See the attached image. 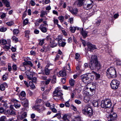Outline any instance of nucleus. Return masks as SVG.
<instances>
[{"label":"nucleus","instance_id":"nucleus-45","mask_svg":"<svg viewBox=\"0 0 121 121\" xmlns=\"http://www.w3.org/2000/svg\"><path fill=\"white\" fill-rule=\"evenodd\" d=\"M65 107H70V104L69 101H68L65 103Z\"/></svg>","mask_w":121,"mask_h":121},{"label":"nucleus","instance_id":"nucleus-31","mask_svg":"<svg viewBox=\"0 0 121 121\" xmlns=\"http://www.w3.org/2000/svg\"><path fill=\"white\" fill-rule=\"evenodd\" d=\"M25 36L26 37H28L30 33V31L29 30H26L25 31Z\"/></svg>","mask_w":121,"mask_h":121},{"label":"nucleus","instance_id":"nucleus-44","mask_svg":"<svg viewBox=\"0 0 121 121\" xmlns=\"http://www.w3.org/2000/svg\"><path fill=\"white\" fill-rule=\"evenodd\" d=\"M47 49L46 47H44L43 48L41 49V51L42 52H45L47 51Z\"/></svg>","mask_w":121,"mask_h":121},{"label":"nucleus","instance_id":"nucleus-29","mask_svg":"<svg viewBox=\"0 0 121 121\" xmlns=\"http://www.w3.org/2000/svg\"><path fill=\"white\" fill-rule=\"evenodd\" d=\"M74 80L73 79L70 80L69 81L70 85L72 86H73L74 84Z\"/></svg>","mask_w":121,"mask_h":121},{"label":"nucleus","instance_id":"nucleus-19","mask_svg":"<svg viewBox=\"0 0 121 121\" xmlns=\"http://www.w3.org/2000/svg\"><path fill=\"white\" fill-rule=\"evenodd\" d=\"M7 84L5 83H4L0 86V90L2 91H4L5 87H7Z\"/></svg>","mask_w":121,"mask_h":121},{"label":"nucleus","instance_id":"nucleus-38","mask_svg":"<svg viewBox=\"0 0 121 121\" xmlns=\"http://www.w3.org/2000/svg\"><path fill=\"white\" fill-rule=\"evenodd\" d=\"M10 45L9 46L5 45L4 46V48L5 49L6 51H7L10 48Z\"/></svg>","mask_w":121,"mask_h":121},{"label":"nucleus","instance_id":"nucleus-23","mask_svg":"<svg viewBox=\"0 0 121 121\" xmlns=\"http://www.w3.org/2000/svg\"><path fill=\"white\" fill-rule=\"evenodd\" d=\"M90 99L89 96H86L84 97V101L85 102L87 103L89 101Z\"/></svg>","mask_w":121,"mask_h":121},{"label":"nucleus","instance_id":"nucleus-30","mask_svg":"<svg viewBox=\"0 0 121 121\" xmlns=\"http://www.w3.org/2000/svg\"><path fill=\"white\" fill-rule=\"evenodd\" d=\"M58 19L60 21V22L61 23L64 21V18L63 16H59L58 17Z\"/></svg>","mask_w":121,"mask_h":121},{"label":"nucleus","instance_id":"nucleus-63","mask_svg":"<svg viewBox=\"0 0 121 121\" xmlns=\"http://www.w3.org/2000/svg\"><path fill=\"white\" fill-rule=\"evenodd\" d=\"M30 3L31 6H34L35 5V3L32 0H31L30 2Z\"/></svg>","mask_w":121,"mask_h":121},{"label":"nucleus","instance_id":"nucleus-2","mask_svg":"<svg viewBox=\"0 0 121 121\" xmlns=\"http://www.w3.org/2000/svg\"><path fill=\"white\" fill-rule=\"evenodd\" d=\"M89 66L91 69L93 70L96 69H99L100 68V64L97 60V57L95 55H92L90 59Z\"/></svg>","mask_w":121,"mask_h":121},{"label":"nucleus","instance_id":"nucleus-51","mask_svg":"<svg viewBox=\"0 0 121 121\" xmlns=\"http://www.w3.org/2000/svg\"><path fill=\"white\" fill-rule=\"evenodd\" d=\"M44 39H43L41 40H40L39 42V44L40 45H43L44 43Z\"/></svg>","mask_w":121,"mask_h":121},{"label":"nucleus","instance_id":"nucleus-9","mask_svg":"<svg viewBox=\"0 0 121 121\" xmlns=\"http://www.w3.org/2000/svg\"><path fill=\"white\" fill-rule=\"evenodd\" d=\"M117 117V114L114 112L111 113L108 117V121H112L116 120Z\"/></svg>","mask_w":121,"mask_h":121},{"label":"nucleus","instance_id":"nucleus-14","mask_svg":"<svg viewBox=\"0 0 121 121\" xmlns=\"http://www.w3.org/2000/svg\"><path fill=\"white\" fill-rule=\"evenodd\" d=\"M44 26V24H41L40 25L39 28L42 32L45 33L47 31L48 28Z\"/></svg>","mask_w":121,"mask_h":121},{"label":"nucleus","instance_id":"nucleus-18","mask_svg":"<svg viewBox=\"0 0 121 121\" xmlns=\"http://www.w3.org/2000/svg\"><path fill=\"white\" fill-rule=\"evenodd\" d=\"M3 3L5 6L9 7L10 6V3L8 0H2Z\"/></svg>","mask_w":121,"mask_h":121},{"label":"nucleus","instance_id":"nucleus-55","mask_svg":"<svg viewBox=\"0 0 121 121\" xmlns=\"http://www.w3.org/2000/svg\"><path fill=\"white\" fill-rule=\"evenodd\" d=\"M46 39L48 41H49L50 42V41H51V38L50 36H47L46 38Z\"/></svg>","mask_w":121,"mask_h":121},{"label":"nucleus","instance_id":"nucleus-39","mask_svg":"<svg viewBox=\"0 0 121 121\" xmlns=\"http://www.w3.org/2000/svg\"><path fill=\"white\" fill-rule=\"evenodd\" d=\"M53 21L54 24L57 25L58 24V21L57 19H56L55 18H54Z\"/></svg>","mask_w":121,"mask_h":121},{"label":"nucleus","instance_id":"nucleus-59","mask_svg":"<svg viewBox=\"0 0 121 121\" xmlns=\"http://www.w3.org/2000/svg\"><path fill=\"white\" fill-rule=\"evenodd\" d=\"M12 101L15 104H16L17 103H18L19 102L18 100H17L16 99H12Z\"/></svg>","mask_w":121,"mask_h":121},{"label":"nucleus","instance_id":"nucleus-62","mask_svg":"<svg viewBox=\"0 0 121 121\" xmlns=\"http://www.w3.org/2000/svg\"><path fill=\"white\" fill-rule=\"evenodd\" d=\"M71 108H72L74 111H77V108L75 106H74L73 105H71Z\"/></svg>","mask_w":121,"mask_h":121},{"label":"nucleus","instance_id":"nucleus-53","mask_svg":"<svg viewBox=\"0 0 121 121\" xmlns=\"http://www.w3.org/2000/svg\"><path fill=\"white\" fill-rule=\"evenodd\" d=\"M74 102L76 103L77 104H79L81 103V102L80 101L77 99L75 100Z\"/></svg>","mask_w":121,"mask_h":121},{"label":"nucleus","instance_id":"nucleus-20","mask_svg":"<svg viewBox=\"0 0 121 121\" xmlns=\"http://www.w3.org/2000/svg\"><path fill=\"white\" fill-rule=\"evenodd\" d=\"M58 43L60 46L64 47L66 45V43L65 42H63L60 39H58Z\"/></svg>","mask_w":121,"mask_h":121},{"label":"nucleus","instance_id":"nucleus-58","mask_svg":"<svg viewBox=\"0 0 121 121\" xmlns=\"http://www.w3.org/2000/svg\"><path fill=\"white\" fill-rule=\"evenodd\" d=\"M1 43L3 45H5L7 43V41L6 40L3 39L1 41Z\"/></svg>","mask_w":121,"mask_h":121},{"label":"nucleus","instance_id":"nucleus-15","mask_svg":"<svg viewBox=\"0 0 121 121\" xmlns=\"http://www.w3.org/2000/svg\"><path fill=\"white\" fill-rule=\"evenodd\" d=\"M87 33L86 30H84L83 28L82 29L81 33L84 39L87 36Z\"/></svg>","mask_w":121,"mask_h":121},{"label":"nucleus","instance_id":"nucleus-57","mask_svg":"<svg viewBox=\"0 0 121 121\" xmlns=\"http://www.w3.org/2000/svg\"><path fill=\"white\" fill-rule=\"evenodd\" d=\"M25 101H24V104L26 106H27L28 103V100L26 99H25Z\"/></svg>","mask_w":121,"mask_h":121},{"label":"nucleus","instance_id":"nucleus-13","mask_svg":"<svg viewBox=\"0 0 121 121\" xmlns=\"http://www.w3.org/2000/svg\"><path fill=\"white\" fill-rule=\"evenodd\" d=\"M15 112L14 111L13 109H9L6 110L4 112V114L5 115H12L14 114Z\"/></svg>","mask_w":121,"mask_h":121},{"label":"nucleus","instance_id":"nucleus-43","mask_svg":"<svg viewBox=\"0 0 121 121\" xmlns=\"http://www.w3.org/2000/svg\"><path fill=\"white\" fill-rule=\"evenodd\" d=\"M55 105L53 104V108H51L52 111L54 113H56L57 112V110L54 108Z\"/></svg>","mask_w":121,"mask_h":121},{"label":"nucleus","instance_id":"nucleus-56","mask_svg":"<svg viewBox=\"0 0 121 121\" xmlns=\"http://www.w3.org/2000/svg\"><path fill=\"white\" fill-rule=\"evenodd\" d=\"M51 80V79H50L47 80L45 81L44 82V83H45L46 85H47L49 83Z\"/></svg>","mask_w":121,"mask_h":121},{"label":"nucleus","instance_id":"nucleus-42","mask_svg":"<svg viewBox=\"0 0 121 121\" xmlns=\"http://www.w3.org/2000/svg\"><path fill=\"white\" fill-rule=\"evenodd\" d=\"M13 33L14 35L17 34L19 32V30L17 29H14L13 30Z\"/></svg>","mask_w":121,"mask_h":121},{"label":"nucleus","instance_id":"nucleus-49","mask_svg":"<svg viewBox=\"0 0 121 121\" xmlns=\"http://www.w3.org/2000/svg\"><path fill=\"white\" fill-rule=\"evenodd\" d=\"M7 30L6 28L2 27L0 28V31L2 32H5Z\"/></svg>","mask_w":121,"mask_h":121},{"label":"nucleus","instance_id":"nucleus-64","mask_svg":"<svg viewBox=\"0 0 121 121\" xmlns=\"http://www.w3.org/2000/svg\"><path fill=\"white\" fill-rule=\"evenodd\" d=\"M117 65H121V61L117 60Z\"/></svg>","mask_w":121,"mask_h":121},{"label":"nucleus","instance_id":"nucleus-21","mask_svg":"<svg viewBox=\"0 0 121 121\" xmlns=\"http://www.w3.org/2000/svg\"><path fill=\"white\" fill-rule=\"evenodd\" d=\"M59 75L62 77H64L66 75L65 70H62L60 71L59 72Z\"/></svg>","mask_w":121,"mask_h":121},{"label":"nucleus","instance_id":"nucleus-17","mask_svg":"<svg viewBox=\"0 0 121 121\" xmlns=\"http://www.w3.org/2000/svg\"><path fill=\"white\" fill-rule=\"evenodd\" d=\"M25 74L26 75L27 78L30 80H31L33 77V75L30 71H26L25 72Z\"/></svg>","mask_w":121,"mask_h":121},{"label":"nucleus","instance_id":"nucleus-41","mask_svg":"<svg viewBox=\"0 0 121 121\" xmlns=\"http://www.w3.org/2000/svg\"><path fill=\"white\" fill-rule=\"evenodd\" d=\"M6 119V117L5 116H3L1 117L0 118V121H5Z\"/></svg>","mask_w":121,"mask_h":121},{"label":"nucleus","instance_id":"nucleus-5","mask_svg":"<svg viewBox=\"0 0 121 121\" xmlns=\"http://www.w3.org/2000/svg\"><path fill=\"white\" fill-rule=\"evenodd\" d=\"M112 104L110 99H106L102 100L101 103V107L105 108H110L112 106Z\"/></svg>","mask_w":121,"mask_h":121},{"label":"nucleus","instance_id":"nucleus-60","mask_svg":"<svg viewBox=\"0 0 121 121\" xmlns=\"http://www.w3.org/2000/svg\"><path fill=\"white\" fill-rule=\"evenodd\" d=\"M81 40L83 46L84 47H85L86 46V42L82 39H81Z\"/></svg>","mask_w":121,"mask_h":121},{"label":"nucleus","instance_id":"nucleus-11","mask_svg":"<svg viewBox=\"0 0 121 121\" xmlns=\"http://www.w3.org/2000/svg\"><path fill=\"white\" fill-rule=\"evenodd\" d=\"M69 10L73 15H76L78 12V9L76 8L73 9L72 7H70L69 8Z\"/></svg>","mask_w":121,"mask_h":121},{"label":"nucleus","instance_id":"nucleus-27","mask_svg":"<svg viewBox=\"0 0 121 121\" xmlns=\"http://www.w3.org/2000/svg\"><path fill=\"white\" fill-rule=\"evenodd\" d=\"M28 23V19H25L23 22L22 26H24L26 25Z\"/></svg>","mask_w":121,"mask_h":121},{"label":"nucleus","instance_id":"nucleus-12","mask_svg":"<svg viewBox=\"0 0 121 121\" xmlns=\"http://www.w3.org/2000/svg\"><path fill=\"white\" fill-rule=\"evenodd\" d=\"M86 45L88 49H89L90 51L93 50L97 49L95 45H93L90 42H88Z\"/></svg>","mask_w":121,"mask_h":121},{"label":"nucleus","instance_id":"nucleus-46","mask_svg":"<svg viewBox=\"0 0 121 121\" xmlns=\"http://www.w3.org/2000/svg\"><path fill=\"white\" fill-rule=\"evenodd\" d=\"M14 24L13 22H10L6 23V24L9 26H11Z\"/></svg>","mask_w":121,"mask_h":121},{"label":"nucleus","instance_id":"nucleus-61","mask_svg":"<svg viewBox=\"0 0 121 121\" xmlns=\"http://www.w3.org/2000/svg\"><path fill=\"white\" fill-rule=\"evenodd\" d=\"M3 106L5 108H8V106L6 102H4L3 104H2Z\"/></svg>","mask_w":121,"mask_h":121},{"label":"nucleus","instance_id":"nucleus-8","mask_svg":"<svg viewBox=\"0 0 121 121\" xmlns=\"http://www.w3.org/2000/svg\"><path fill=\"white\" fill-rule=\"evenodd\" d=\"M119 84V81L116 79H113L111 83V87L113 89H117L118 88Z\"/></svg>","mask_w":121,"mask_h":121},{"label":"nucleus","instance_id":"nucleus-7","mask_svg":"<svg viewBox=\"0 0 121 121\" xmlns=\"http://www.w3.org/2000/svg\"><path fill=\"white\" fill-rule=\"evenodd\" d=\"M53 93V98L54 99H55V97H57L56 99H58L62 100L63 99V98L62 96L63 94L59 88H56Z\"/></svg>","mask_w":121,"mask_h":121},{"label":"nucleus","instance_id":"nucleus-35","mask_svg":"<svg viewBox=\"0 0 121 121\" xmlns=\"http://www.w3.org/2000/svg\"><path fill=\"white\" fill-rule=\"evenodd\" d=\"M14 106L16 108H18L20 107L21 105L18 102V103H17L16 104H14Z\"/></svg>","mask_w":121,"mask_h":121},{"label":"nucleus","instance_id":"nucleus-32","mask_svg":"<svg viewBox=\"0 0 121 121\" xmlns=\"http://www.w3.org/2000/svg\"><path fill=\"white\" fill-rule=\"evenodd\" d=\"M13 70V71H16L17 70V67L16 65L14 64L12 66Z\"/></svg>","mask_w":121,"mask_h":121},{"label":"nucleus","instance_id":"nucleus-10","mask_svg":"<svg viewBox=\"0 0 121 121\" xmlns=\"http://www.w3.org/2000/svg\"><path fill=\"white\" fill-rule=\"evenodd\" d=\"M87 89H89L91 92H93L96 88V85L94 83L89 84L87 85Z\"/></svg>","mask_w":121,"mask_h":121},{"label":"nucleus","instance_id":"nucleus-33","mask_svg":"<svg viewBox=\"0 0 121 121\" xmlns=\"http://www.w3.org/2000/svg\"><path fill=\"white\" fill-rule=\"evenodd\" d=\"M41 14L40 15V17H43L44 15L47 14L46 12L44 11H41Z\"/></svg>","mask_w":121,"mask_h":121},{"label":"nucleus","instance_id":"nucleus-25","mask_svg":"<svg viewBox=\"0 0 121 121\" xmlns=\"http://www.w3.org/2000/svg\"><path fill=\"white\" fill-rule=\"evenodd\" d=\"M81 117L79 116L75 117L72 120V121H80Z\"/></svg>","mask_w":121,"mask_h":121},{"label":"nucleus","instance_id":"nucleus-3","mask_svg":"<svg viewBox=\"0 0 121 121\" xmlns=\"http://www.w3.org/2000/svg\"><path fill=\"white\" fill-rule=\"evenodd\" d=\"M94 78V76L91 74H83L80 76V78L82 81L84 83H88L89 82L93 80Z\"/></svg>","mask_w":121,"mask_h":121},{"label":"nucleus","instance_id":"nucleus-22","mask_svg":"<svg viewBox=\"0 0 121 121\" xmlns=\"http://www.w3.org/2000/svg\"><path fill=\"white\" fill-rule=\"evenodd\" d=\"M50 44L52 48H53L56 47L57 45V43L55 42L54 41H50Z\"/></svg>","mask_w":121,"mask_h":121},{"label":"nucleus","instance_id":"nucleus-54","mask_svg":"<svg viewBox=\"0 0 121 121\" xmlns=\"http://www.w3.org/2000/svg\"><path fill=\"white\" fill-rule=\"evenodd\" d=\"M79 56L80 55L78 53H76L75 54V59H78L79 58Z\"/></svg>","mask_w":121,"mask_h":121},{"label":"nucleus","instance_id":"nucleus-4","mask_svg":"<svg viewBox=\"0 0 121 121\" xmlns=\"http://www.w3.org/2000/svg\"><path fill=\"white\" fill-rule=\"evenodd\" d=\"M82 111L83 114L89 117H91L93 114L92 109L90 107L88 106L83 108Z\"/></svg>","mask_w":121,"mask_h":121},{"label":"nucleus","instance_id":"nucleus-40","mask_svg":"<svg viewBox=\"0 0 121 121\" xmlns=\"http://www.w3.org/2000/svg\"><path fill=\"white\" fill-rule=\"evenodd\" d=\"M68 115L67 114L64 115L63 116V119L64 120H67V121H69V120L67 118Z\"/></svg>","mask_w":121,"mask_h":121},{"label":"nucleus","instance_id":"nucleus-1","mask_svg":"<svg viewBox=\"0 0 121 121\" xmlns=\"http://www.w3.org/2000/svg\"><path fill=\"white\" fill-rule=\"evenodd\" d=\"M84 0H78L77 5L79 7H81L83 5L84 8L86 10H89L93 9V11L95 12L96 11V9H93L94 6V3L93 1L89 0L87 1V3H84L83 4V1Z\"/></svg>","mask_w":121,"mask_h":121},{"label":"nucleus","instance_id":"nucleus-52","mask_svg":"<svg viewBox=\"0 0 121 121\" xmlns=\"http://www.w3.org/2000/svg\"><path fill=\"white\" fill-rule=\"evenodd\" d=\"M34 83L36 82L37 81V78L36 77H34L33 78H32L31 80Z\"/></svg>","mask_w":121,"mask_h":121},{"label":"nucleus","instance_id":"nucleus-48","mask_svg":"<svg viewBox=\"0 0 121 121\" xmlns=\"http://www.w3.org/2000/svg\"><path fill=\"white\" fill-rule=\"evenodd\" d=\"M6 110H4V109L2 107L0 108V113H3L4 114V112L6 111Z\"/></svg>","mask_w":121,"mask_h":121},{"label":"nucleus","instance_id":"nucleus-24","mask_svg":"<svg viewBox=\"0 0 121 121\" xmlns=\"http://www.w3.org/2000/svg\"><path fill=\"white\" fill-rule=\"evenodd\" d=\"M27 116L26 113L25 112H24L20 116V118L21 120H22L25 118Z\"/></svg>","mask_w":121,"mask_h":121},{"label":"nucleus","instance_id":"nucleus-16","mask_svg":"<svg viewBox=\"0 0 121 121\" xmlns=\"http://www.w3.org/2000/svg\"><path fill=\"white\" fill-rule=\"evenodd\" d=\"M50 89H48L46 90L42 94L43 98L44 99L47 98L45 96V95L48 94L50 91Z\"/></svg>","mask_w":121,"mask_h":121},{"label":"nucleus","instance_id":"nucleus-28","mask_svg":"<svg viewBox=\"0 0 121 121\" xmlns=\"http://www.w3.org/2000/svg\"><path fill=\"white\" fill-rule=\"evenodd\" d=\"M70 31L73 33H74L76 29V28L75 27H71L70 28Z\"/></svg>","mask_w":121,"mask_h":121},{"label":"nucleus","instance_id":"nucleus-47","mask_svg":"<svg viewBox=\"0 0 121 121\" xmlns=\"http://www.w3.org/2000/svg\"><path fill=\"white\" fill-rule=\"evenodd\" d=\"M93 105L95 107H97L98 105V102L95 101L93 103Z\"/></svg>","mask_w":121,"mask_h":121},{"label":"nucleus","instance_id":"nucleus-37","mask_svg":"<svg viewBox=\"0 0 121 121\" xmlns=\"http://www.w3.org/2000/svg\"><path fill=\"white\" fill-rule=\"evenodd\" d=\"M45 72L46 75H48L50 73V71L48 69H46L45 70Z\"/></svg>","mask_w":121,"mask_h":121},{"label":"nucleus","instance_id":"nucleus-34","mask_svg":"<svg viewBox=\"0 0 121 121\" xmlns=\"http://www.w3.org/2000/svg\"><path fill=\"white\" fill-rule=\"evenodd\" d=\"M29 85L32 88H35V86L32 82H29Z\"/></svg>","mask_w":121,"mask_h":121},{"label":"nucleus","instance_id":"nucleus-36","mask_svg":"<svg viewBox=\"0 0 121 121\" xmlns=\"http://www.w3.org/2000/svg\"><path fill=\"white\" fill-rule=\"evenodd\" d=\"M92 73H93L96 76V77L97 78H100V76L99 74L97 73L96 72L94 71L92 72Z\"/></svg>","mask_w":121,"mask_h":121},{"label":"nucleus","instance_id":"nucleus-50","mask_svg":"<svg viewBox=\"0 0 121 121\" xmlns=\"http://www.w3.org/2000/svg\"><path fill=\"white\" fill-rule=\"evenodd\" d=\"M20 95L21 96L23 97H25L26 96V94L25 91H22Z\"/></svg>","mask_w":121,"mask_h":121},{"label":"nucleus","instance_id":"nucleus-26","mask_svg":"<svg viewBox=\"0 0 121 121\" xmlns=\"http://www.w3.org/2000/svg\"><path fill=\"white\" fill-rule=\"evenodd\" d=\"M12 39L13 41L15 43L17 42L18 41V39L14 36L12 37Z\"/></svg>","mask_w":121,"mask_h":121},{"label":"nucleus","instance_id":"nucleus-6","mask_svg":"<svg viewBox=\"0 0 121 121\" xmlns=\"http://www.w3.org/2000/svg\"><path fill=\"white\" fill-rule=\"evenodd\" d=\"M107 75L112 78H114L116 77V72L114 67H111L107 70Z\"/></svg>","mask_w":121,"mask_h":121}]
</instances>
